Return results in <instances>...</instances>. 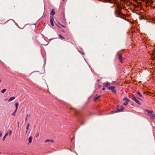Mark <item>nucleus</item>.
I'll list each match as a JSON object with an SVG mask.
<instances>
[{
    "label": "nucleus",
    "instance_id": "nucleus-5",
    "mask_svg": "<svg viewBox=\"0 0 155 155\" xmlns=\"http://www.w3.org/2000/svg\"><path fill=\"white\" fill-rule=\"evenodd\" d=\"M50 22H51V25L52 26H54V18L53 17L51 16V17H50Z\"/></svg>",
    "mask_w": 155,
    "mask_h": 155
},
{
    "label": "nucleus",
    "instance_id": "nucleus-17",
    "mask_svg": "<svg viewBox=\"0 0 155 155\" xmlns=\"http://www.w3.org/2000/svg\"><path fill=\"white\" fill-rule=\"evenodd\" d=\"M30 126V124L29 123H28L27 124V127H26V130H28L29 129V127Z\"/></svg>",
    "mask_w": 155,
    "mask_h": 155
},
{
    "label": "nucleus",
    "instance_id": "nucleus-32",
    "mask_svg": "<svg viewBox=\"0 0 155 155\" xmlns=\"http://www.w3.org/2000/svg\"><path fill=\"white\" fill-rule=\"evenodd\" d=\"M2 81V80H0V82Z\"/></svg>",
    "mask_w": 155,
    "mask_h": 155
},
{
    "label": "nucleus",
    "instance_id": "nucleus-27",
    "mask_svg": "<svg viewBox=\"0 0 155 155\" xmlns=\"http://www.w3.org/2000/svg\"><path fill=\"white\" fill-rule=\"evenodd\" d=\"M39 136V134L38 133L37 134V135H36V137H38Z\"/></svg>",
    "mask_w": 155,
    "mask_h": 155
},
{
    "label": "nucleus",
    "instance_id": "nucleus-18",
    "mask_svg": "<svg viewBox=\"0 0 155 155\" xmlns=\"http://www.w3.org/2000/svg\"><path fill=\"white\" fill-rule=\"evenodd\" d=\"M16 111V110L12 113V115L13 116H15V113Z\"/></svg>",
    "mask_w": 155,
    "mask_h": 155
},
{
    "label": "nucleus",
    "instance_id": "nucleus-36",
    "mask_svg": "<svg viewBox=\"0 0 155 155\" xmlns=\"http://www.w3.org/2000/svg\"><path fill=\"white\" fill-rule=\"evenodd\" d=\"M63 0V1H64V0Z\"/></svg>",
    "mask_w": 155,
    "mask_h": 155
},
{
    "label": "nucleus",
    "instance_id": "nucleus-11",
    "mask_svg": "<svg viewBox=\"0 0 155 155\" xmlns=\"http://www.w3.org/2000/svg\"><path fill=\"white\" fill-rule=\"evenodd\" d=\"M32 140V137L31 136H30L28 138V141L29 143H31Z\"/></svg>",
    "mask_w": 155,
    "mask_h": 155
},
{
    "label": "nucleus",
    "instance_id": "nucleus-14",
    "mask_svg": "<svg viewBox=\"0 0 155 155\" xmlns=\"http://www.w3.org/2000/svg\"><path fill=\"white\" fill-rule=\"evenodd\" d=\"M15 107H16V109H15L16 111H17V110L18 109V103H16L15 104Z\"/></svg>",
    "mask_w": 155,
    "mask_h": 155
},
{
    "label": "nucleus",
    "instance_id": "nucleus-3",
    "mask_svg": "<svg viewBox=\"0 0 155 155\" xmlns=\"http://www.w3.org/2000/svg\"><path fill=\"white\" fill-rule=\"evenodd\" d=\"M132 99L136 103L139 104V105H140L141 103L140 102L137 100L135 97H133L132 98Z\"/></svg>",
    "mask_w": 155,
    "mask_h": 155
},
{
    "label": "nucleus",
    "instance_id": "nucleus-37",
    "mask_svg": "<svg viewBox=\"0 0 155 155\" xmlns=\"http://www.w3.org/2000/svg\"><path fill=\"white\" fill-rule=\"evenodd\" d=\"M154 128H155V127H154Z\"/></svg>",
    "mask_w": 155,
    "mask_h": 155
},
{
    "label": "nucleus",
    "instance_id": "nucleus-10",
    "mask_svg": "<svg viewBox=\"0 0 155 155\" xmlns=\"http://www.w3.org/2000/svg\"><path fill=\"white\" fill-rule=\"evenodd\" d=\"M101 95H99L97 96H96L94 98V101H95L101 97Z\"/></svg>",
    "mask_w": 155,
    "mask_h": 155
},
{
    "label": "nucleus",
    "instance_id": "nucleus-4",
    "mask_svg": "<svg viewBox=\"0 0 155 155\" xmlns=\"http://www.w3.org/2000/svg\"><path fill=\"white\" fill-rule=\"evenodd\" d=\"M120 108H118V109L117 110L115 111V112H120L124 110V107L123 106L121 105L120 106Z\"/></svg>",
    "mask_w": 155,
    "mask_h": 155
},
{
    "label": "nucleus",
    "instance_id": "nucleus-6",
    "mask_svg": "<svg viewBox=\"0 0 155 155\" xmlns=\"http://www.w3.org/2000/svg\"><path fill=\"white\" fill-rule=\"evenodd\" d=\"M118 59L120 60V62L122 63V55L120 53H119L118 54Z\"/></svg>",
    "mask_w": 155,
    "mask_h": 155
},
{
    "label": "nucleus",
    "instance_id": "nucleus-21",
    "mask_svg": "<svg viewBox=\"0 0 155 155\" xmlns=\"http://www.w3.org/2000/svg\"><path fill=\"white\" fill-rule=\"evenodd\" d=\"M8 134H9L8 132H7V133H6V134L5 135V136L7 137V136H8Z\"/></svg>",
    "mask_w": 155,
    "mask_h": 155
},
{
    "label": "nucleus",
    "instance_id": "nucleus-20",
    "mask_svg": "<svg viewBox=\"0 0 155 155\" xmlns=\"http://www.w3.org/2000/svg\"><path fill=\"white\" fill-rule=\"evenodd\" d=\"M28 114H27V115L25 119V121H27V120L28 117Z\"/></svg>",
    "mask_w": 155,
    "mask_h": 155
},
{
    "label": "nucleus",
    "instance_id": "nucleus-1",
    "mask_svg": "<svg viewBox=\"0 0 155 155\" xmlns=\"http://www.w3.org/2000/svg\"><path fill=\"white\" fill-rule=\"evenodd\" d=\"M106 86L107 87V88L110 90H111L112 92L114 93H116V91L115 90V87L114 86H110V83L108 82H107L106 83Z\"/></svg>",
    "mask_w": 155,
    "mask_h": 155
},
{
    "label": "nucleus",
    "instance_id": "nucleus-28",
    "mask_svg": "<svg viewBox=\"0 0 155 155\" xmlns=\"http://www.w3.org/2000/svg\"><path fill=\"white\" fill-rule=\"evenodd\" d=\"M105 90V88L104 87L103 88H102V90Z\"/></svg>",
    "mask_w": 155,
    "mask_h": 155
},
{
    "label": "nucleus",
    "instance_id": "nucleus-33",
    "mask_svg": "<svg viewBox=\"0 0 155 155\" xmlns=\"http://www.w3.org/2000/svg\"><path fill=\"white\" fill-rule=\"evenodd\" d=\"M62 26L64 27H65L64 26Z\"/></svg>",
    "mask_w": 155,
    "mask_h": 155
},
{
    "label": "nucleus",
    "instance_id": "nucleus-12",
    "mask_svg": "<svg viewBox=\"0 0 155 155\" xmlns=\"http://www.w3.org/2000/svg\"><path fill=\"white\" fill-rule=\"evenodd\" d=\"M15 97H12L8 100V101H12L13 100H14L15 99Z\"/></svg>",
    "mask_w": 155,
    "mask_h": 155
},
{
    "label": "nucleus",
    "instance_id": "nucleus-29",
    "mask_svg": "<svg viewBox=\"0 0 155 155\" xmlns=\"http://www.w3.org/2000/svg\"><path fill=\"white\" fill-rule=\"evenodd\" d=\"M120 7V6H119L118 5V6H117V8H119Z\"/></svg>",
    "mask_w": 155,
    "mask_h": 155
},
{
    "label": "nucleus",
    "instance_id": "nucleus-15",
    "mask_svg": "<svg viewBox=\"0 0 155 155\" xmlns=\"http://www.w3.org/2000/svg\"><path fill=\"white\" fill-rule=\"evenodd\" d=\"M59 36L60 38L61 39H65V38L63 36H62L61 35H59Z\"/></svg>",
    "mask_w": 155,
    "mask_h": 155
},
{
    "label": "nucleus",
    "instance_id": "nucleus-9",
    "mask_svg": "<svg viewBox=\"0 0 155 155\" xmlns=\"http://www.w3.org/2000/svg\"><path fill=\"white\" fill-rule=\"evenodd\" d=\"M145 110L149 114H149H152L153 111L152 110H148L147 109H146Z\"/></svg>",
    "mask_w": 155,
    "mask_h": 155
},
{
    "label": "nucleus",
    "instance_id": "nucleus-24",
    "mask_svg": "<svg viewBox=\"0 0 155 155\" xmlns=\"http://www.w3.org/2000/svg\"><path fill=\"white\" fill-rule=\"evenodd\" d=\"M2 132H1V131H0V137H2Z\"/></svg>",
    "mask_w": 155,
    "mask_h": 155
},
{
    "label": "nucleus",
    "instance_id": "nucleus-7",
    "mask_svg": "<svg viewBox=\"0 0 155 155\" xmlns=\"http://www.w3.org/2000/svg\"><path fill=\"white\" fill-rule=\"evenodd\" d=\"M149 116H150V119L155 120V114H149Z\"/></svg>",
    "mask_w": 155,
    "mask_h": 155
},
{
    "label": "nucleus",
    "instance_id": "nucleus-16",
    "mask_svg": "<svg viewBox=\"0 0 155 155\" xmlns=\"http://www.w3.org/2000/svg\"><path fill=\"white\" fill-rule=\"evenodd\" d=\"M6 91V89H4L1 91V92L2 93H4Z\"/></svg>",
    "mask_w": 155,
    "mask_h": 155
},
{
    "label": "nucleus",
    "instance_id": "nucleus-30",
    "mask_svg": "<svg viewBox=\"0 0 155 155\" xmlns=\"http://www.w3.org/2000/svg\"><path fill=\"white\" fill-rule=\"evenodd\" d=\"M70 109H71H71H73V108H71Z\"/></svg>",
    "mask_w": 155,
    "mask_h": 155
},
{
    "label": "nucleus",
    "instance_id": "nucleus-34",
    "mask_svg": "<svg viewBox=\"0 0 155 155\" xmlns=\"http://www.w3.org/2000/svg\"><path fill=\"white\" fill-rule=\"evenodd\" d=\"M139 99L140 100H141V99L140 98H139Z\"/></svg>",
    "mask_w": 155,
    "mask_h": 155
},
{
    "label": "nucleus",
    "instance_id": "nucleus-22",
    "mask_svg": "<svg viewBox=\"0 0 155 155\" xmlns=\"http://www.w3.org/2000/svg\"><path fill=\"white\" fill-rule=\"evenodd\" d=\"M6 137L5 136H5L4 137H3V141H4L5 140V138H6Z\"/></svg>",
    "mask_w": 155,
    "mask_h": 155
},
{
    "label": "nucleus",
    "instance_id": "nucleus-25",
    "mask_svg": "<svg viewBox=\"0 0 155 155\" xmlns=\"http://www.w3.org/2000/svg\"><path fill=\"white\" fill-rule=\"evenodd\" d=\"M121 1H124V2H127V0H120Z\"/></svg>",
    "mask_w": 155,
    "mask_h": 155
},
{
    "label": "nucleus",
    "instance_id": "nucleus-8",
    "mask_svg": "<svg viewBox=\"0 0 155 155\" xmlns=\"http://www.w3.org/2000/svg\"><path fill=\"white\" fill-rule=\"evenodd\" d=\"M55 12L54 11V10L53 9H52L51 11V12L50 13V14L52 16H53L54 15Z\"/></svg>",
    "mask_w": 155,
    "mask_h": 155
},
{
    "label": "nucleus",
    "instance_id": "nucleus-35",
    "mask_svg": "<svg viewBox=\"0 0 155 155\" xmlns=\"http://www.w3.org/2000/svg\"><path fill=\"white\" fill-rule=\"evenodd\" d=\"M0 153H1V152H0Z\"/></svg>",
    "mask_w": 155,
    "mask_h": 155
},
{
    "label": "nucleus",
    "instance_id": "nucleus-26",
    "mask_svg": "<svg viewBox=\"0 0 155 155\" xmlns=\"http://www.w3.org/2000/svg\"><path fill=\"white\" fill-rule=\"evenodd\" d=\"M19 122H18V128L19 127Z\"/></svg>",
    "mask_w": 155,
    "mask_h": 155
},
{
    "label": "nucleus",
    "instance_id": "nucleus-23",
    "mask_svg": "<svg viewBox=\"0 0 155 155\" xmlns=\"http://www.w3.org/2000/svg\"><path fill=\"white\" fill-rule=\"evenodd\" d=\"M12 133V131L11 130H9V135H10Z\"/></svg>",
    "mask_w": 155,
    "mask_h": 155
},
{
    "label": "nucleus",
    "instance_id": "nucleus-19",
    "mask_svg": "<svg viewBox=\"0 0 155 155\" xmlns=\"http://www.w3.org/2000/svg\"><path fill=\"white\" fill-rule=\"evenodd\" d=\"M137 94L140 97H142V95L140 93V92L138 91L137 92Z\"/></svg>",
    "mask_w": 155,
    "mask_h": 155
},
{
    "label": "nucleus",
    "instance_id": "nucleus-13",
    "mask_svg": "<svg viewBox=\"0 0 155 155\" xmlns=\"http://www.w3.org/2000/svg\"><path fill=\"white\" fill-rule=\"evenodd\" d=\"M51 142L52 143H54V141L52 140L47 139V140H46L45 141V142Z\"/></svg>",
    "mask_w": 155,
    "mask_h": 155
},
{
    "label": "nucleus",
    "instance_id": "nucleus-2",
    "mask_svg": "<svg viewBox=\"0 0 155 155\" xmlns=\"http://www.w3.org/2000/svg\"><path fill=\"white\" fill-rule=\"evenodd\" d=\"M123 101H125V102L123 104L124 106H126L128 104L129 100L126 97H124L123 99Z\"/></svg>",
    "mask_w": 155,
    "mask_h": 155
},
{
    "label": "nucleus",
    "instance_id": "nucleus-31",
    "mask_svg": "<svg viewBox=\"0 0 155 155\" xmlns=\"http://www.w3.org/2000/svg\"><path fill=\"white\" fill-rule=\"evenodd\" d=\"M28 131V130H27V131H26V133H27V132H28V131Z\"/></svg>",
    "mask_w": 155,
    "mask_h": 155
}]
</instances>
